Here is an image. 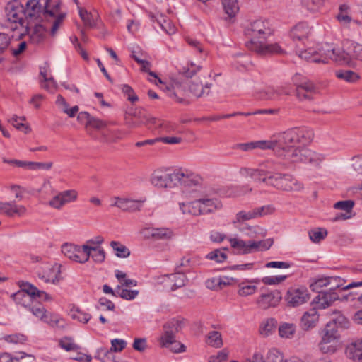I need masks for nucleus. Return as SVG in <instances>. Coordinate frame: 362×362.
<instances>
[{
    "label": "nucleus",
    "instance_id": "34",
    "mask_svg": "<svg viewBox=\"0 0 362 362\" xmlns=\"http://www.w3.org/2000/svg\"><path fill=\"white\" fill-rule=\"evenodd\" d=\"M202 214L213 213L222 207L221 202L217 199H200Z\"/></svg>",
    "mask_w": 362,
    "mask_h": 362
},
{
    "label": "nucleus",
    "instance_id": "48",
    "mask_svg": "<svg viewBox=\"0 0 362 362\" xmlns=\"http://www.w3.org/2000/svg\"><path fill=\"white\" fill-rule=\"evenodd\" d=\"M110 245L117 257L127 258L130 255V250L119 242L112 241Z\"/></svg>",
    "mask_w": 362,
    "mask_h": 362
},
{
    "label": "nucleus",
    "instance_id": "18",
    "mask_svg": "<svg viewBox=\"0 0 362 362\" xmlns=\"http://www.w3.org/2000/svg\"><path fill=\"white\" fill-rule=\"evenodd\" d=\"M21 291L14 294L16 298L28 294L32 298H39L43 301H51L52 298L44 291L39 290L36 286L27 281H22L20 284Z\"/></svg>",
    "mask_w": 362,
    "mask_h": 362
},
{
    "label": "nucleus",
    "instance_id": "64",
    "mask_svg": "<svg viewBox=\"0 0 362 362\" xmlns=\"http://www.w3.org/2000/svg\"><path fill=\"white\" fill-rule=\"evenodd\" d=\"M329 286V276L319 277L310 284V288L314 291H318L319 289Z\"/></svg>",
    "mask_w": 362,
    "mask_h": 362
},
{
    "label": "nucleus",
    "instance_id": "49",
    "mask_svg": "<svg viewBox=\"0 0 362 362\" xmlns=\"http://www.w3.org/2000/svg\"><path fill=\"white\" fill-rule=\"evenodd\" d=\"M322 5L323 0H300L301 8L310 13L318 11Z\"/></svg>",
    "mask_w": 362,
    "mask_h": 362
},
{
    "label": "nucleus",
    "instance_id": "55",
    "mask_svg": "<svg viewBox=\"0 0 362 362\" xmlns=\"http://www.w3.org/2000/svg\"><path fill=\"white\" fill-rule=\"evenodd\" d=\"M11 37L6 33H0V57L4 60V54L10 49Z\"/></svg>",
    "mask_w": 362,
    "mask_h": 362
},
{
    "label": "nucleus",
    "instance_id": "16",
    "mask_svg": "<svg viewBox=\"0 0 362 362\" xmlns=\"http://www.w3.org/2000/svg\"><path fill=\"white\" fill-rule=\"evenodd\" d=\"M61 251L65 257L74 262L81 264L87 262L85 244L78 245L72 243H64L62 245Z\"/></svg>",
    "mask_w": 362,
    "mask_h": 362
},
{
    "label": "nucleus",
    "instance_id": "10",
    "mask_svg": "<svg viewBox=\"0 0 362 362\" xmlns=\"http://www.w3.org/2000/svg\"><path fill=\"white\" fill-rule=\"evenodd\" d=\"M264 183L286 192H299L303 185L291 175L275 174L262 180Z\"/></svg>",
    "mask_w": 362,
    "mask_h": 362
},
{
    "label": "nucleus",
    "instance_id": "57",
    "mask_svg": "<svg viewBox=\"0 0 362 362\" xmlns=\"http://www.w3.org/2000/svg\"><path fill=\"white\" fill-rule=\"evenodd\" d=\"M140 64L141 66V71L148 73L149 78L148 80L150 82L153 83L156 85H158V83H163L161 79L159 78L154 72L150 71L151 64L148 61L143 60Z\"/></svg>",
    "mask_w": 362,
    "mask_h": 362
},
{
    "label": "nucleus",
    "instance_id": "47",
    "mask_svg": "<svg viewBox=\"0 0 362 362\" xmlns=\"http://www.w3.org/2000/svg\"><path fill=\"white\" fill-rule=\"evenodd\" d=\"M115 275L119 284L120 286H126V287H135L138 285V282L136 280L133 279H129L127 274L121 270H115Z\"/></svg>",
    "mask_w": 362,
    "mask_h": 362
},
{
    "label": "nucleus",
    "instance_id": "31",
    "mask_svg": "<svg viewBox=\"0 0 362 362\" xmlns=\"http://www.w3.org/2000/svg\"><path fill=\"white\" fill-rule=\"evenodd\" d=\"M297 326L292 322H281L278 327V334L281 339H292L296 334Z\"/></svg>",
    "mask_w": 362,
    "mask_h": 362
},
{
    "label": "nucleus",
    "instance_id": "44",
    "mask_svg": "<svg viewBox=\"0 0 362 362\" xmlns=\"http://www.w3.org/2000/svg\"><path fill=\"white\" fill-rule=\"evenodd\" d=\"M315 87L310 81H304L297 87V94L300 99H310V93L315 92Z\"/></svg>",
    "mask_w": 362,
    "mask_h": 362
},
{
    "label": "nucleus",
    "instance_id": "32",
    "mask_svg": "<svg viewBox=\"0 0 362 362\" xmlns=\"http://www.w3.org/2000/svg\"><path fill=\"white\" fill-rule=\"evenodd\" d=\"M277 321L273 317L266 318L263 320L259 328V333L263 337L271 336L276 330Z\"/></svg>",
    "mask_w": 362,
    "mask_h": 362
},
{
    "label": "nucleus",
    "instance_id": "29",
    "mask_svg": "<svg viewBox=\"0 0 362 362\" xmlns=\"http://www.w3.org/2000/svg\"><path fill=\"white\" fill-rule=\"evenodd\" d=\"M69 316L80 323L86 324L91 319V315L78 306L71 305L68 313Z\"/></svg>",
    "mask_w": 362,
    "mask_h": 362
},
{
    "label": "nucleus",
    "instance_id": "8",
    "mask_svg": "<svg viewBox=\"0 0 362 362\" xmlns=\"http://www.w3.org/2000/svg\"><path fill=\"white\" fill-rule=\"evenodd\" d=\"M33 262L40 264L36 272L37 277L45 283L58 284L62 279L61 274L62 265L53 260H49L45 255H32Z\"/></svg>",
    "mask_w": 362,
    "mask_h": 362
},
{
    "label": "nucleus",
    "instance_id": "7",
    "mask_svg": "<svg viewBox=\"0 0 362 362\" xmlns=\"http://www.w3.org/2000/svg\"><path fill=\"white\" fill-rule=\"evenodd\" d=\"M303 134L302 131L289 129L273 135L270 139L256 141V146L261 150H273L279 156L283 146L299 141V138L303 137Z\"/></svg>",
    "mask_w": 362,
    "mask_h": 362
},
{
    "label": "nucleus",
    "instance_id": "35",
    "mask_svg": "<svg viewBox=\"0 0 362 362\" xmlns=\"http://www.w3.org/2000/svg\"><path fill=\"white\" fill-rule=\"evenodd\" d=\"M253 355H258L261 359L256 362H282L284 356L282 352L276 348L269 349L264 356L260 353L256 352Z\"/></svg>",
    "mask_w": 362,
    "mask_h": 362
},
{
    "label": "nucleus",
    "instance_id": "22",
    "mask_svg": "<svg viewBox=\"0 0 362 362\" xmlns=\"http://www.w3.org/2000/svg\"><path fill=\"white\" fill-rule=\"evenodd\" d=\"M111 347L110 350L105 348H100L98 349L97 354L95 356V358L105 362V357L110 355L111 352H120L124 349L127 345V341L122 339H113L110 341Z\"/></svg>",
    "mask_w": 362,
    "mask_h": 362
},
{
    "label": "nucleus",
    "instance_id": "17",
    "mask_svg": "<svg viewBox=\"0 0 362 362\" xmlns=\"http://www.w3.org/2000/svg\"><path fill=\"white\" fill-rule=\"evenodd\" d=\"M144 200L134 199L126 196L113 197L111 198V206L123 211L136 212L141 210Z\"/></svg>",
    "mask_w": 362,
    "mask_h": 362
},
{
    "label": "nucleus",
    "instance_id": "14",
    "mask_svg": "<svg viewBox=\"0 0 362 362\" xmlns=\"http://www.w3.org/2000/svg\"><path fill=\"white\" fill-rule=\"evenodd\" d=\"M103 242L101 237H97L95 240H88L85 243L86 254L87 255V262L90 257L95 263L100 264L105 259V252L104 249L100 246Z\"/></svg>",
    "mask_w": 362,
    "mask_h": 362
},
{
    "label": "nucleus",
    "instance_id": "13",
    "mask_svg": "<svg viewBox=\"0 0 362 362\" xmlns=\"http://www.w3.org/2000/svg\"><path fill=\"white\" fill-rule=\"evenodd\" d=\"M78 198V192L74 189H66L58 192L48 202L50 207L60 210L65 205L76 202Z\"/></svg>",
    "mask_w": 362,
    "mask_h": 362
},
{
    "label": "nucleus",
    "instance_id": "41",
    "mask_svg": "<svg viewBox=\"0 0 362 362\" xmlns=\"http://www.w3.org/2000/svg\"><path fill=\"white\" fill-rule=\"evenodd\" d=\"M56 105L59 109L64 113L66 114L69 117H74L78 112V107L77 105L69 107V104L62 95H59L56 100Z\"/></svg>",
    "mask_w": 362,
    "mask_h": 362
},
{
    "label": "nucleus",
    "instance_id": "11",
    "mask_svg": "<svg viewBox=\"0 0 362 362\" xmlns=\"http://www.w3.org/2000/svg\"><path fill=\"white\" fill-rule=\"evenodd\" d=\"M28 310L40 320L52 327H64V320L59 315L47 311L42 305L30 306Z\"/></svg>",
    "mask_w": 362,
    "mask_h": 362
},
{
    "label": "nucleus",
    "instance_id": "24",
    "mask_svg": "<svg viewBox=\"0 0 362 362\" xmlns=\"http://www.w3.org/2000/svg\"><path fill=\"white\" fill-rule=\"evenodd\" d=\"M27 212L26 208L23 205L16 204L14 202H0V214L12 217L14 216H23Z\"/></svg>",
    "mask_w": 362,
    "mask_h": 362
},
{
    "label": "nucleus",
    "instance_id": "23",
    "mask_svg": "<svg viewBox=\"0 0 362 362\" xmlns=\"http://www.w3.org/2000/svg\"><path fill=\"white\" fill-rule=\"evenodd\" d=\"M187 281L184 273L177 272L170 274H166L159 278V282L170 286L172 290H175L183 286Z\"/></svg>",
    "mask_w": 362,
    "mask_h": 362
},
{
    "label": "nucleus",
    "instance_id": "60",
    "mask_svg": "<svg viewBox=\"0 0 362 362\" xmlns=\"http://www.w3.org/2000/svg\"><path fill=\"white\" fill-rule=\"evenodd\" d=\"M207 343L214 347L218 348L222 346L221 335L218 332L212 331L208 334Z\"/></svg>",
    "mask_w": 362,
    "mask_h": 362
},
{
    "label": "nucleus",
    "instance_id": "30",
    "mask_svg": "<svg viewBox=\"0 0 362 362\" xmlns=\"http://www.w3.org/2000/svg\"><path fill=\"white\" fill-rule=\"evenodd\" d=\"M311 28L305 22H300L296 24L291 31V36L294 40H303L308 38Z\"/></svg>",
    "mask_w": 362,
    "mask_h": 362
},
{
    "label": "nucleus",
    "instance_id": "15",
    "mask_svg": "<svg viewBox=\"0 0 362 362\" xmlns=\"http://www.w3.org/2000/svg\"><path fill=\"white\" fill-rule=\"evenodd\" d=\"M281 300V296L278 291L262 288L261 294L256 298L255 303L261 309L267 310L276 307Z\"/></svg>",
    "mask_w": 362,
    "mask_h": 362
},
{
    "label": "nucleus",
    "instance_id": "9",
    "mask_svg": "<svg viewBox=\"0 0 362 362\" xmlns=\"http://www.w3.org/2000/svg\"><path fill=\"white\" fill-rule=\"evenodd\" d=\"M228 241L230 243L233 252L238 255H247L267 250L272 245V241L270 239L259 241L252 240L246 241L238 236L228 237Z\"/></svg>",
    "mask_w": 362,
    "mask_h": 362
},
{
    "label": "nucleus",
    "instance_id": "61",
    "mask_svg": "<svg viewBox=\"0 0 362 362\" xmlns=\"http://www.w3.org/2000/svg\"><path fill=\"white\" fill-rule=\"evenodd\" d=\"M286 275L267 276L259 280L265 285H278L287 279Z\"/></svg>",
    "mask_w": 362,
    "mask_h": 362
},
{
    "label": "nucleus",
    "instance_id": "52",
    "mask_svg": "<svg viewBox=\"0 0 362 362\" xmlns=\"http://www.w3.org/2000/svg\"><path fill=\"white\" fill-rule=\"evenodd\" d=\"M335 75L339 79L349 83L355 82L359 78L356 73L350 70H338L335 72Z\"/></svg>",
    "mask_w": 362,
    "mask_h": 362
},
{
    "label": "nucleus",
    "instance_id": "37",
    "mask_svg": "<svg viewBox=\"0 0 362 362\" xmlns=\"http://www.w3.org/2000/svg\"><path fill=\"white\" fill-rule=\"evenodd\" d=\"M78 14L84 25L89 28H93L96 25L98 13L96 12H88L87 10L78 6Z\"/></svg>",
    "mask_w": 362,
    "mask_h": 362
},
{
    "label": "nucleus",
    "instance_id": "40",
    "mask_svg": "<svg viewBox=\"0 0 362 362\" xmlns=\"http://www.w3.org/2000/svg\"><path fill=\"white\" fill-rule=\"evenodd\" d=\"M56 105L59 109L64 113L66 114L69 117H74L78 112V107L77 105L69 107V104L62 95H59L56 100Z\"/></svg>",
    "mask_w": 362,
    "mask_h": 362
},
{
    "label": "nucleus",
    "instance_id": "54",
    "mask_svg": "<svg viewBox=\"0 0 362 362\" xmlns=\"http://www.w3.org/2000/svg\"><path fill=\"white\" fill-rule=\"evenodd\" d=\"M228 248L216 249L214 250L206 255V258L216 263H222L227 259V255L224 250H227Z\"/></svg>",
    "mask_w": 362,
    "mask_h": 362
},
{
    "label": "nucleus",
    "instance_id": "56",
    "mask_svg": "<svg viewBox=\"0 0 362 362\" xmlns=\"http://www.w3.org/2000/svg\"><path fill=\"white\" fill-rule=\"evenodd\" d=\"M309 238L313 243H317L324 240L327 235V231L325 228H315L308 233Z\"/></svg>",
    "mask_w": 362,
    "mask_h": 362
},
{
    "label": "nucleus",
    "instance_id": "38",
    "mask_svg": "<svg viewBox=\"0 0 362 362\" xmlns=\"http://www.w3.org/2000/svg\"><path fill=\"white\" fill-rule=\"evenodd\" d=\"M153 21H156L160 28L168 35L175 34L177 31L175 25L170 21L166 19L162 14L159 16H151Z\"/></svg>",
    "mask_w": 362,
    "mask_h": 362
},
{
    "label": "nucleus",
    "instance_id": "26",
    "mask_svg": "<svg viewBox=\"0 0 362 362\" xmlns=\"http://www.w3.org/2000/svg\"><path fill=\"white\" fill-rule=\"evenodd\" d=\"M240 173L245 177H250L255 181L264 182L262 180L269 177V172L265 169L264 165L262 164L258 168H242L240 169Z\"/></svg>",
    "mask_w": 362,
    "mask_h": 362
},
{
    "label": "nucleus",
    "instance_id": "27",
    "mask_svg": "<svg viewBox=\"0 0 362 362\" xmlns=\"http://www.w3.org/2000/svg\"><path fill=\"white\" fill-rule=\"evenodd\" d=\"M346 354L354 362H362V338L349 344L346 349Z\"/></svg>",
    "mask_w": 362,
    "mask_h": 362
},
{
    "label": "nucleus",
    "instance_id": "62",
    "mask_svg": "<svg viewBox=\"0 0 362 362\" xmlns=\"http://www.w3.org/2000/svg\"><path fill=\"white\" fill-rule=\"evenodd\" d=\"M134 117H137V119L139 120V127L143 124L147 125L154 124L156 122V119L154 117L144 112L135 113Z\"/></svg>",
    "mask_w": 362,
    "mask_h": 362
},
{
    "label": "nucleus",
    "instance_id": "63",
    "mask_svg": "<svg viewBox=\"0 0 362 362\" xmlns=\"http://www.w3.org/2000/svg\"><path fill=\"white\" fill-rule=\"evenodd\" d=\"M344 280L339 276H329V286H330L329 291H335L336 289L341 288V290L345 291L344 287L346 286H344Z\"/></svg>",
    "mask_w": 362,
    "mask_h": 362
},
{
    "label": "nucleus",
    "instance_id": "20",
    "mask_svg": "<svg viewBox=\"0 0 362 362\" xmlns=\"http://www.w3.org/2000/svg\"><path fill=\"white\" fill-rule=\"evenodd\" d=\"M179 326V322L175 320H170L164 326L165 331L159 339L161 346L170 347L175 340V333L178 331Z\"/></svg>",
    "mask_w": 362,
    "mask_h": 362
},
{
    "label": "nucleus",
    "instance_id": "2",
    "mask_svg": "<svg viewBox=\"0 0 362 362\" xmlns=\"http://www.w3.org/2000/svg\"><path fill=\"white\" fill-rule=\"evenodd\" d=\"M201 181V177L191 170L165 167L155 169L149 178L151 185L160 190L172 189L180 185L194 186Z\"/></svg>",
    "mask_w": 362,
    "mask_h": 362
},
{
    "label": "nucleus",
    "instance_id": "3",
    "mask_svg": "<svg viewBox=\"0 0 362 362\" xmlns=\"http://www.w3.org/2000/svg\"><path fill=\"white\" fill-rule=\"evenodd\" d=\"M303 132V137L299 138V141L283 146L279 156L291 163H310L313 165H318L325 159V156L315 152L305 146H296L298 144H305L311 141L313 136L312 130L305 128H293Z\"/></svg>",
    "mask_w": 362,
    "mask_h": 362
},
{
    "label": "nucleus",
    "instance_id": "21",
    "mask_svg": "<svg viewBox=\"0 0 362 362\" xmlns=\"http://www.w3.org/2000/svg\"><path fill=\"white\" fill-rule=\"evenodd\" d=\"M260 282L258 279H246L238 284L237 294L242 298L255 295L257 291V284Z\"/></svg>",
    "mask_w": 362,
    "mask_h": 362
},
{
    "label": "nucleus",
    "instance_id": "19",
    "mask_svg": "<svg viewBox=\"0 0 362 362\" xmlns=\"http://www.w3.org/2000/svg\"><path fill=\"white\" fill-rule=\"evenodd\" d=\"M339 299V296L335 291H327L320 292L319 294L313 300L312 305L316 310L325 309Z\"/></svg>",
    "mask_w": 362,
    "mask_h": 362
},
{
    "label": "nucleus",
    "instance_id": "46",
    "mask_svg": "<svg viewBox=\"0 0 362 362\" xmlns=\"http://www.w3.org/2000/svg\"><path fill=\"white\" fill-rule=\"evenodd\" d=\"M58 344L60 348L65 350L66 351H78L80 349L79 345H78L74 339L70 337H64L61 338Z\"/></svg>",
    "mask_w": 362,
    "mask_h": 362
},
{
    "label": "nucleus",
    "instance_id": "25",
    "mask_svg": "<svg viewBox=\"0 0 362 362\" xmlns=\"http://www.w3.org/2000/svg\"><path fill=\"white\" fill-rule=\"evenodd\" d=\"M319 320V314L317 310L312 308L305 312L300 320V326L303 330L308 331L315 327Z\"/></svg>",
    "mask_w": 362,
    "mask_h": 362
},
{
    "label": "nucleus",
    "instance_id": "33",
    "mask_svg": "<svg viewBox=\"0 0 362 362\" xmlns=\"http://www.w3.org/2000/svg\"><path fill=\"white\" fill-rule=\"evenodd\" d=\"M29 35L30 41L33 44H39L42 42L45 37V30L41 25H36L32 28L27 26V32L24 34Z\"/></svg>",
    "mask_w": 362,
    "mask_h": 362
},
{
    "label": "nucleus",
    "instance_id": "59",
    "mask_svg": "<svg viewBox=\"0 0 362 362\" xmlns=\"http://www.w3.org/2000/svg\"><path fill=\"white\" fill-rule=\"evenodd\" d=\"M41 9L40 4L37 0H28L26 3V8H25V14L29 16H35Z\"/></svg>",
    "mask_w": 362,
    "mask_h": 362
},
{
    "label": "nucleus",
    "instance_id": "28",
    "mask_svg": "<svg viewBox=\"0 0 362 362\" xmlns=\"http://www.w3.org/2000/svg\"><path fill=\"white\" fill-rule=\"evenodd\" d=\"M291 92V88L286 89L281 87L276 89L274 87H266L259 92L258 98L262 100H274L281 95H289Z\"/></svg>",
    "mask_w": 362,
    "mask_h": 362
},
{
    "label": "nucleus",
    "instance_id": "53",
    "mask_svg": "<svg viewBox=\"0 0 362 362\" xmlns=\"http://www.w3.org/2000/svg\"><path fill=\"white\" fill-rule=\"evenodd\" d=\"M25 118L18 117L16 115L11 117L8 119V122L11 123L18 130L23 132L25 134L30 132V127L25 123L23 122Z\"/></svg>",
    "mask_w": 362,
    "mask_h": 362
},
{
    "label": "nucleus",
    "instance_id": "12",
    "mask_svg": "<svg viewBox=\"0 0 362 362\" xmlns=\"http://www.w3.org/2000/svg\"><path fill=\"white\" fill-rule=\"evenodd\" d=\"M284 298L289 306L294 308L305 303L310 294L305 286H293L288 289Z\"/></svg>",
    "mask_w": 362,
    "mask_h": 362
},
{
    "label": "nucleus",
    "instance_id": "4",
    "mask_svg": "<svg viewBox=\"0 0 362 362\" xmlns=\"http://www.w3.org/2000/svg\"><path fill=\"white\" fill-rule=\"evenodd\" d=\"M271 33L268 23L261 20L254 21L247 30V35L250 38L247 46L260 54L282 53L284 49L278 43H266V40Z\"/></svg>",
    "mask_w": 362,
    "mask_h": 362
},
{
    "label": "nucleus",
    "instance_id": "45",
    "mask_svg": "<svg viewBox=\"0 0 362 362\" xmlns=\"http://www.w3.org/2000/svg\"><path fill=\"white\" fill-rule=\"evenodd\" d=\"M225 13L229 18H233L239 11L238 0H221Z\"/></svg>",
    "mask_w": 362,
    "mask_h": 362
},
{
    "label": "nucleus",
    "instance_id": "5",
    "mask_svg": "<svg viewBox=\"0 0 362 362\" xmlns=\"http://www.w3.org/2000/svg\"><path fill=\"white\" fill-rule=\"evenodd\" d=\"M346 322V317L337 314L336 317L327 322L320 333V340L317 348L320 353L326 355H333L342 347L339 326Z\"/></svg>",
    "mask_w": 362,
    "mask_h": 362
},
{
    "label": "nucleus",
    "instance_id": "39",
    "mask_svg": "<svg viewBox=\"0 0 362 362\" xmlns=\"http://www.w3.org/2000/svg\"><path fill=\"white\" fill-rule=\"evenodd\" d=\"M173 230L168 227L154 228V240L170 241L175 238Z\"/></svg>",
    "mask_w": 362,
    "mask_h": 362
},
{
    "label": "nucleus",
    "instance_id": "58",
    "mask_svg": "<svg viewBox=\"0 0 362 362\" xmlns=\"http://www.w3.org/2000/svg\"><path fill=\"white\" fill-rule=\"evenodd\" d=\"M139 293V291L138 290L121 288L120 286H117V296L126 300H134L138 296Z\"/></svg>",
    "mask_w": 362,
    "mask_h": 362
},
{
    "label": "nucleus",
    "instance_id": "42",
    "mask_svg": "<svg viewBox=\"0 0 362 362\" xmlns=\"http://www.w3.org/2000/svg\"><path fill=\"white\" fill-rule=\"evenodd\" d=\"M255 218L253 210L245 211L242 210L238 211L234 218L232 220L233 226L239 230L241 228L240 226L247 221Z\"/></svg>",
    "mask_w": 362,
    "mask_h": 362
},
{
    "label": "nucleus",
    "instance_id": "1",
    "mask_svg": "<svg viewBox=\"0 0 362 362\" xmlns=\"http://www.w3.org/2000/svg\"><path fill=\"white\" fill-rule=\"evenodd\" d=\"M298 55L309 62L326 64L329 60L342 65L354 67L358 62H362V45L350 41L344 44L343 47H337L329 43H320L300 49Z\"/></svg>",
    "mask_w": 362,
    "mask_h": 362
},
{
    "label": "nucleus",
    "instance_id": "51",
    "mask_svg": "<svg viewBox=\"0 0 362 362\" xmlns=\"http://www.w3.org/2000/svg\"><path fill=\"white\" fill-rule=\"evenodd\" d=\"M348 6L343 5L340 6L339 13L337 15V19L344 26L349 25L351 23H358L357 21L352 19L348 13Z\"/></svg>",
    "mask_w": 362,
    "mask_h": 362
},
{
    "label": "nucleus",
    "instance_id": "36",
    "mask_svg": "<svg viewBox=\"0 0 362 362\" xmlns=\"http://www.w3.org/2000/svg\"><path fill=\"white\" fill-rule=\"evenodd\" d=\"M230 284V279L226 276H218L209 279L206 281L205 285L211 290H221L224 286Z\"/></svg>",
    "mask_w": 362,
    "mask_h": 362
},
{
    "label": "nucleus",
    "instance_id": "43",
    "mask_svg": "<svg viewBox=\"0 0 362 362\" xmlns=\"http://www.w3.org/2000/svg\"><path fill=\"white\" fill-rule=\"evenodd\" d=\"M23 165V168L25 170H30L33 171L38 170H49L52 167V162H32V161H24V163H19Z\"/></svg>",
    "mask_w": 362,
    "mask_h": 362
},
{
    "label": "nucleus",
    "instance_id": "6",
    "mask_svg": "<svg viewBox=\"0 0 362 362\" xmlns=\"http://www.w3.org/2000/svg\"><path fill=\"white\" fill-rule=\"evenodd\" d=\"M6 26L11 30H17L19 36L27 32V22L23 5L18 0L9 1L4 8Z\"/></svg>",
    "mask_w": 362,
    "mask_h": 362
},
{
    "label": "nucleus",
    "instance_id": "50",
    "mask_svg": "<svg viewBox=\"0 0 362 362\" xmlns=\"http://www.w3.org/2000/svg\"><path fill=\"white\" fill-rule=\"evenodd\" d=\"M209 86L206 85L205 87L200 83L198 79L192 81L189 86L190 91L196 96L201 97L204 94H207Z\"/></svg>",
    "mask_w": 362,
    "mask_h": 362
}]
</instances>
